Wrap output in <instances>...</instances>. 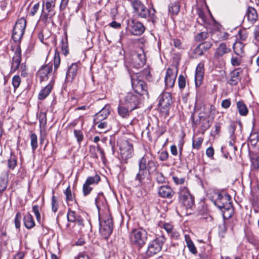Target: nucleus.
<instances>
[{
    "instance_id": "49",
    "label": "nucleus",
    "mask_w": 259,
    "mask_h": 259,
    "mask_svg": "<svg viewBox=\"0 0 259 259\" xmlns=\"http://www.w3.org/2000/svg\"><path fill=\"white\" fill-rule=\"evenodd\" d=\"M33 211L36 217V220L38 222H40L41 217L39 213V206L37 205L33 206L32 207Z\"/></svg>"
},
{
    "instance_id": "42",
    "label": "nucleus",
    "mask_w": 259,
    "mask_h": 259,
    "mask_svg": "<svg viewBox=\"0 0 259 259\" xmlns=\"http://www.w3.org/2000/svg\"><path fill=\"white\" fill-rule=\"evenodd\" d=\"M248 37V33L245 29H242L238 32L237 37L241 40H245Z\"/></svg>"
},
{
    "instance_id": "39",
    "label": "nucleus",
    "mask_w": 259,
    "mask_h": 259,
    "mask_svg": "<svg viewBox=\"0 0 259 259\" xmlns=\"http://www.w3.org/2000/svg\"><path fill=\"white\" fill-rule=\"evenodd\" d=\"M39 125L40 128H44L47 123L46 114L45 113L41 112L39 115Z\"/></svg>"
},
{
    "instance_id": "46",
    "label": "nucleus",
    "mask_w": 259,
    "mask_h": 259,
    "mask_svg": "<svg viewBox=\"0 0 259 259\" xmlns=\"http://www.w3.org/2000/svg\"><path fill=\"white\" fill-rule=\"evenodd\" d=\"M66 196V199L67 201H72L74 198L73 195L72 194L71 189L69 186L67 187L64 192Z\"/></svg>"
},
{
    "instance_id": "61",
    "label": "nucleus",
    "mask_w": 259,
    "mask_h": 259,
    "mask_svg": "<svg viewBox=\"0 0 259 259\" xmlns=\"http://www.w3.org/2000/svg\"><path fill=\"white\" fill-rule=\"evenodd\" d=\"M156 179L158 183H163L165 182V179L163 174L161 172H157L156 174Z\"/></svg>"
},
{
    "instance_id": "25",
    "label": "nucleus",
    "mask_w": 259,
    "mask_h": 259,
    "mask_svg": "<svg viewBox=\"0 0 259 259\" xmlns=\"http://www.w3.org/2000/svg\"><path fill=\"white\" fill-rule=\"evenodd\" d=\"M241 70L239 68L234 70L230 74V78L228 80V83L231 85H235L240 80L239 77Z\"/></svg>"
},
{
    "instance_id": "29",
    "label": "nucleus",
    "mask_w": 259,
    "mask_h": 259,
    "mask_svg": "<svg viewBox=\"0 0 259 259\" xmlns=\"http://www.w3.org/2000/svg\"><path fill=\"white\" fill-rule=\"evenodd\" d=\"M244 45L240 41H236L233 45V50L234 53L240 56H242L244 54Z\"/></svg>"
},
{
    "instance_id": "17",
    "label": "nucleus",
    "mask_w": 259,
    "mask_h": 259,
    "mask_svg": "<svg viewBox=\"0 0 259 259\" xmlns=\"http://www.w3.org/2000/svg\"><path fill=\"white\" fill-rule=\"evenodd\" d=\"M203 76L204 64L200 63L198 64L195 70V81L196 87H198L201 84Z\"/></svg>"
},
{
    "instance_id": "54",
    "label": "nucleus",
    "mask_w": 259,
    "mask_h": 259,
    "mask_svg": "<svg viewBox=\"0 0 259 259\" xmlns=\"http://www.w3.org/2000/svg\"><path fill=\"white\" fill-rule=\"evenodd\" d=\"M172 179L174 183L177 185L183 184L185 181V178L184 177H178L177 176H173Z\"/></svg>"
},
{
    "instance_id": "63",
    "label": "nucleus",
    "mask_w": 259,
    "mask_h": 259,
    "mask_svg": "<svg viewBox=\"0 0 259 259\" xmlns=\"http://www.w3.org/2000/svg\"><path fill=\"white\" fill-rule=\"evenodd\" d=\"M206 154L208 157H212L214 154V149L212 147H209L206 150Z\"/></svg>"
},
{
    "instance_id": "3",
    "label": "nucleus",
    "mask_w": 259,
    "mask_h": 259,
    "mask_svg": "<svg viewBox=\"0 0 259 259\" xmlns=\"http://www.w3.org/2000/svg\"><path fill=\"white\" fill-rule=\"evenodd\" d=\"M132 7L134 13L137 17L142 18H150L153 23L155 22L156 11L154 8L151 10L147 8L140 1H134Z\"/></svg>"
},
{
    "instance_id": "24",
    "label": "nucleus",
    "mask_w": 259,
    "mask_h": 259,
    "mask_svg": "<svg viewBox=\"0 0 259 259\" xmlns=\"http://www.w3.org/2000/svg\"><path fill=\"white\" fill-rule=\"evenodd\" d=\"M229 35L227 32L217 30L211 34V38L215 41H222L228 39Z\"/></svg>"
},
{
    "instance_id": "9",
    "label": "nucleus",
    "mask_w": 259,
    "mask_h": 259,
    "mask_svg": "<svg viewBox=\"0 0 259 259\" xmlns=\"http://www.w3.org/2000/svg\"><path fill=\"white\" fill-rule=\"evenodd\" d=\"M166 240L163 235L157 237L149 243L146 254L148 256H152L159 252L162 249V246Z\"/></svg>"
},
{
    "instance_id": "57",
    "label": "nucleus",
    "mask_w": 259,
    "mask_h": 259,
    "mask_svg": "<svg viewBox=\"0 0 259 259\" xmlns=\"http://www.w3.org/2000/svg\"><path fill=\"white\" fill-rule=\"evenodd\" d=\"M208 33L205 32H202L196 36V39L198 41H201L208 37Z\"/></svg>"
},
{
    "instance_id": "1",
    "label": "nucleus",
    "mask_w": 259,
    "mask_h": 259,
    "mask_svg": "<svg viewBox=\"0 0 259 259\" xmlns=\"http://www.w3.org/2000/svg\"><path fill=\"white\" fill-rule=\"evenodd\" d=\"M156 169L155 162L150 159L147 156H144L139 161V171L136 174L135 180L138 182V186H142L145 179H148L150 174Z\"/></svg>"
},
{
    "instance_id": "52",
    "label": "nucleus",
    "mask_w": 259,
    "mask_h": 259,
    "mask_svg": "<svg viewBox=\"0 0 259 259\" xmlns=\"http://www.w3.org/2000/svg\"><path fill=\"white\" fill-rule=\"evenodd\" d=\"M21 214L20 212H18L15 218V225L17 229H19L20 227V222L21 220Z\"/></svg>"
},
{
    "instance_id": "8",
    "label": "nucleus",
    "mask_w": 259,
    "mask_h": 259,
    "mask_svg": "<svg viewBox=\"0 0 259 259\" xmlns=\"http://www.w3.org/2000/svg\"><path fill=\"white\" fill-rule=\"evenodd\" d=\"M131 82L132 87L137 94L140 96H145L147 98H149L147 86L144 81L138 78L137 75H133L131 76Z\"/></svg>"
},
{
    "instance_id": "15",
    "label": "nucleus",
    "mask_w": 259,
    "mask_h": 259,
    "mask_svg": "<svg viewBox=\"0 0 259 259\" xmlns=\"http://www.w3.org/2000/svg\"><path fill=\"white\" fill-rule=\"evenodd\" d=\"M146 59L143 50H140L132 55L131 64L136 68L139 69L145 64Z\"/></svg>"
},
{
    "instance_id": "48",
    "label": "nucleus",
    "mask_w": 259,
    "mask_h": 259,
    "mask_svg": "<svg viewBox=\"0 0 259 259\" xmlns=\"http://www.w3.org/2000/svg\"><path fill=\"white\" fill-rule=\"evenodd\" d=\"M249 140L253 145H255L258 141V136L257 133L256 132H252L249 136Z\"/></svg>"
},
{
    "instance_id": "27",
    "label": "nucleus",
    "mask_w": 259,
    "mask_h": 259,
    "mask_svg": "<svg viewBox=\"0 0 259 259\" xmlns=\"http://www.w3.org/2000/svg\"><path fill=\"white\" fill-rule=\"evenodd\" d=\"M246 17L251 23H255L258 17L256 10L253 7H249L246 12Z\"/></svg>"
},
{
    "instance_id": "16",
    "label": "nucleus",
    "mask_w": 259,
    "mask_h": 259,
    "mask_svg": "<svg viewBox=\"0 0 259 259\" xmlns=\"http://www.w3.org/2000/svg\"><path fill=\"white\" fill-rule=\"evenodd\" d=\"M178 69L168 68L166 72L165 76V83L167 88H172L175 83L177 76Z\"/></svg>"
},
{
    "instance_id": "33",
    "label": "nucleus",
    "mask_w": 259,
    "mask_h": 259,
    "mask_svg": "<svg viewBox=\"0 0 259 259\" xmlns=\"http://www.w3.org/2000/svg\"><path fill=\"white\" fill-rule=\"evenodd\" d=\"M237 107L240 115L246 116L248 114V109L243 101H240L237 102Z\"/></svg>"
},
{
    "instance_id": "55",
    "label": "nucleus",
    "mask_w": 259,
    "mask_h": 259,
    "mask_svg": "<svg viewBox=\"0 0 259 259\" xmlns=\"http://www.w3.org/2000/svg\"><path fill=\"white\" fill-rule=\"evenodd\" d=\"M92 190V188L90 187V185L87 184L85 183L83 185L82 191L84 196H87L90 194Z\"/></svg>"
},
{
    "instance_id": "31",
    "label": "nucleus",
    "mask_w": 259,
    "mask_h": 259,
    "mask_svg": "<svg viewBox=\"0 0 259 259\" xmlns=\"http://www.w3.org/2000/svg\"><path fill=\"white\" fill-rule=\"evenodd\" d=\"M162 227L171 237L176 238L178 237V233L175 231L174 227L168 223H164L163 224Z\"/></svg>"
},
{
    "instance_id": "37",
    "label": "nucleus",
    "mask_w": 259,
    "mask_h": 259,
    "mask_svg": "<svg viewBox=\"0 0 259 259\" xmlns=\"http://www.w3.org/2000/svg\"><path fill=\"white\" fill-rule=\"evenodd\" d=\"M100 180V177L99 175H96L94 177H89L87 178L85 183L88 185H93L97 184Z\"/></svg>"
},
{
    "instance_id": "20",
    "label": "nucleus",
    "mask_w": 259,
    "mask_h": 259,
    "mask_svg": "<svg viewBox=\"0 0 259 259\" xmlns=\"http://www.w3.org/2000/svg\"><path fill=\"white\" fill-rule=\"evenodd\" d=\"M231 51L229 47L224 42H221L216 49L214 53V57L217 58H220L225 54L229 53Z\"/></svg>"
},
{
    "instance_id": "19",
    "label": "nucleus",
    "mask_w": 259,
    "mask_h": 259,
    "mask_svg": "<svg viewBox=\"0 0 259 259\" xmlns=\"http://www.w3.org/2000/svg\"><path fill=\"white\" fill-rule=\"evenodd\" d=\"M52 71V65H47L42 66L37 72V76L40 81L47 80L48 75Z\"/></svg>"
},
{
    "instance_id": "28",
    "label": "nucleus",
    "mask_w": 259,
    "mask_h": 259,
    "mask_svg": "<svg viewBox=\"0 0 259 259\" xmlns=\"http://www.w3.org/2000/svg\"><path fill=\"white\" fill-rule=\"evenodd\" d=\"M24 224L27 229H31L35 226V223L33 217L29 213H27L24 216Z\"/></svg>"
},
{
    "instance_id": "36",
    "label": "nucleus",
    "mask_w": 259,
    "mask_h": 259,
    "mask_svg": "<svg viewBox=\"0 0 259 259\" xmlns=\"http://www.w3.org/2000/svg\"><path fill=\"white\" fill-rule=\"evenodd\" d=\"M94 124L95 125L97 124V126L99 128H100L101 131V132H105L108 130L110 127L108 125V123L106 121H99L97 122L96 121H94Z\"/></svg>"
},
{
    "instance_id": "53",
    "label": "nucleus",
    "mask_w": 259,
    "mask_h": 259,
    "mask_svg": "<svg viewBox=\"0 0 259 259\" xmlns=\"http://www.w3.org/2000/svg\"><path fill=\"white\" fill-rule=\"evenodd\" d=\"M57 198L53 195L52 198V209L54 212H56L58 210Z\"/></svg>"
},
{
    "instance_id": "40",
    "label": "nucleus",
    "mask_w": 259,
    "mask_h": 259,
    "mask_svg": "<svg viewBox=\"0 0 259 259\" xmlns=\"http://www.w3.org/2000/svg\"><path fill=\"white\" fill-rule=\"evenodd\" d=\"M31 146L33 150H35L37 148V138L35 134H32L30 136Z\"/></svg>"
},
{
    "instance_id": "60",
    "label": "nucleus",
    "mask_w": 259,
    "mask_h": 259,
    "mask_svg": "<svg viewBox=\"0 0 259 259\" xmlns=\"http://www.w3.org/2000/svg\"><path fill=\"white\" fill-rule=\"evenodd\" d=\"M42 13L41 16V19L43 21H47L49 17H52L53 15H54V10H53V12L49 13L48 12V13H45L44 10H42Z\"/></svg>"
},
{
    "instance_id": "12",
    "label": "nucleus",
    "mask_w": 259,
    "mask_h": 259,
    "mask_svg": "<svg viewBox=\"0 0 259 259\" xmlns=\"http://www.w3.org/2000/svg\"><path fill=\"white\" fill-rule=\"evenodd\" d=\"M179 200L180 202L187 208L191 207L194 204V198L190 194L188 188L185 187L180 189Z\"/></svg>"
},
{
    "instance_id": "64",
    "label": "nucleus",
    "mask_w": 259,
    "mask_h": 259,
    "mask_svg": "<svg viewBox=\"0 0 259 259\" xmlns=\"http://www.w3.org/2000/svg\"><path fill=\"white\" fill-rule=\"evenodd\" d=\"M254 39L259 41V27L256 26L254 30Z\"/></svg>"
},
{
    "instance_id": "58",
    "label": "nucleus",
    "mask_w": 259,
    "mask_h": 259,
    "mask_svg": "<svg viewBox=\"0 0 259 259\" xmlns=\"http://www.w3.org/2000/svg\"><path fill=\"white\" fill-rule=\"evenodd\" d=\"M8 164L10 168L13 169L17 164L16 159L14 157H11L9 159Z\"/></svg>"
},
{
    "instance_id": "35",
    "label": "nucleus",
    "mask_w": 259,
    "mask_h": 259,
    "mask_svg": "<svg viewBox=\"0 0 259 259\" xmlns=\"http://www.w3.org/2000/svg\"><path fill=\"white\" fill-rule=\"evenodd\" d=\"M180 5L179 2L171 3L168 7V11L172 15H177L180 11Z\"/></svg>"
},
{
    "instance_id": "62",
    "label": "nucleus",
    "mask_w": 259,
    "mask_h": 259,
    "mask_svg": "<svg viewBox=\"0 0 259 259\" xmlns=\"http://www.w3.org/2000/svg\"><path fill=\"white\" fill-rule=\"evenodd\" d=\"M221 105L224 108H228L231 105V101L229 99L224 100L222 102Z\"/></svg>"
},
{
    "instance_id": "41",
    "label": "nucleus",
    "mask_w": 259,
    "mask_h": 259,
    "mask_svg": "<svg viewBox=\"0 0 259 259\" xmlns=\"http://www.w3.org/2000/svg\"><path fill=\"white\" fill-rule=\"evenodd\" d=\"M104 199V197L103 193H99L97 197L95 199L96 205L98 209H100V207L103 204Z\"/></svg>"
},
{
    "instance_id": "59",
    "label": "nucleus",
    "mask_w": 259,
    "mask_h": 259,
    "mask_svg": "<svg viewBox=\"0 0 259 259\" xmlns=\"http://www.w3.org/2000/svg\"><path fill=\"white\" fill-rule=\"evenodd\" d=\"M200 45L205 52L209 49L212 45V44L209 41H205L200 44Z\"/></svg>"
},
{
    "instance_id": "30",
    "label": "nucleus",
    "mask_w": 259,
    "mask_h": 259,
    "mask_svg": "<svg viewBox=\"0 0 259 259\" xmlns=\"http://www.w3.org/2000/svg\"><path fill=\"white\" fill-rule=\"evenodd\" d=\"M52 88L53 85L52 84H49L47 85L40 91L38 95V99L40 100H42L45 99L50 94L52 90Z\"/></svg>"
},
{
    "instance_id": "45",
    "label": "nucleus",
    "mask_w": 259,
    "mask_h": 259,
    "mask_svg": "<svg viewBox=\"0 0 259 259\" xmlns=\"http://www.w3.org/2000/svg\"><path fill=\"white\" fill-rule=\"evenodd\" d=\"M74 134L77 142L80 143L83 139V135L82 132L80 130H75L74 131Z\"/></svg>"
},
{
    "instance_id": "11",
    "label": "nucleus",
    "mask_w": 259,
    "mask_h": 259,
    "mask_svg": "<svg viewBox=\"0 0 259 259\" xmlns=\"http://www.w3.org/2000/svg\"><path fill=\"white\" fill-rule=\"evenodd\" d=\"M140 97L141 96L138 94L128 93L124 96L123 100H120L131 110H134L139 107L141 103Z\"/></svg>"
},
{
    "instance_id": "56",
    "label": "nucleus",
    "mask_w": 259,
    "mask_h": 259,
    "mask_svg": "<svg viewBox=\"0 0 259 259\" xmlns=\"http://www.w3.org/2000/svg\"><path fill=\"white\" fill-rule=\"evenodd\" d=\"M179 87L181 89H184L186 85L185 78L182 75H180L178 78Z\"/></svg>"
},
{
    "instance_id": "2",
    "label": "nucleus",
    "mask_w": 259,
    "mask_h": 259,
    "mask_svg": "<svg viewBox=\"0 0 259 259\" xmlns=\"http://www.w3.org/2000/svg\"><path fill=\"white\" fill-rule=\"evenodd\" d=\"M213 197L216 198L214 201V204L219 207L224 213L225 216L226 214L228 218L232 216L233 209L231 202V197L228 195H222L220 193H216Z\"/></svg>"
},
{
    "instance_id": "32",
    "label": "nucleus",
    "mask_w": 259,
    "mask_h": 259,
    "mask_svg": "<svg viewBox=\"0 0 259 259\" xmlns=\"http://www.w3.org/2000/svg\"><path fill=\"white\" fill-rule=\"evenodd\" d=\"M208 114L202 115L199 116V120L202 121V129L203 131H206L209 128L211 125V123L207 120L208 118Z\"/></svg>"
},
{
    "instance_id": "5",
    "label": "nucleus",
    "mask_w": 259,
    "mask_h": 259,
    "mask_svg": "<svg viewBox=\"0 0 259 259\" xmlns=\"http://www.w3.org/2000/svg\"><path fill=\"white\" fill-rule=\"evenodd\" d=\"M113 221L110 214L100 218V233L102 237L107 239L113 230Z\"/></svg>"
},
{
    "instance_id": "38",
    "label": "nucleus",
    "mask_w": 259,
    "mask_h": 259,
    "mask_svg": "<svg viewBox=\"0 0 259 259\" xmlns=\"http://www.w3.org/2000/svg\"><path fill=\"white\" fill-rule=\"evenodd\" d=\"M55 3L56 0H46V8L49 13L53 12Z\"/></svg>"
},
{
    "instance_id": "50",
    "label": "nucleus",
    "mask_w": 259,
    "mask_h": 259,
    "mask_svg": "<svg viewBox=\"0 0 259 259\" xmlns=\"http://www.w3.org/2000/svg\"><path fill=\"white\" fill-rule=\"evenodd\" d=\"M77 218L74 211L71 210L68 211L67 213V220L69 222H74L76 221Z\"/></svg>"
},
{
    "instance_id": "47",
    "label": "nucleus",
    "mask_w": 259,
    "mask_h": 259,
    "mask_svg": "<svg viewBox=\"0 0 259 259\" xmlns=\"http://www.w3.org/2000/svg\"><path fill=\"white\" fill-rule=\"evenodd\" d=\"M204 52H205L203 50L202 47L199 44L194 49V50L193 51V54L195 55V57H197L203 55Z\"/></svg>"
},
{
    "instance_id": "10",
    "label": "nucleus",
    "mask_w": 259,
    "mask_h": 259,
    "mask_svg": "<svg viewBox=\"0 0 259 259\" xmlns=\"http://www.w3.org/2000/svg\"><path fill=\"white\" fill-rule=\"evenodd\" d=\"M158 108L161 112L167 115L171 104L172 98L168 93H163L158 97Z\"/></svg>"
},
{
    "instance_id": "14",
    "label": "nucleus",
    "mask_w": 259,
    "mask_h": 259,
    "mask_svg": "<svg viewBox=\"0 0 259 259\" xmlns=\"http://www.w3.org/2000/svg\"><path fill=\"white\" fill-rule=\"evenodd\" d=\"M127 29L134 35H141L145 30V27L143 24L134 19L128 21Z\"/></svg>"
},
{
    "instance_id": "21",
    "label": "nucleus",
    "mask_w": 259,
    "mask_h": 259,
    "mask_svg": "<svg viewBox=\"0 0 259 259\" xmlns=\"http://www.w3.org/2000/svg\"><path fill=\"white\" fill-rule=\"evenodd\" d=\"M78 64V63H73L68 67L66 75V79L68 81H72L76 76Z\"/></svg>"
},
{
    "instance_id": "44",
    "label": "nucleus",
    "mask_w": 259,
    "mask_h": 259,
    "mask_svg": "<svg viewBox=\"0 0 259 259\" xmlns=\"http://www.w3.org/2000/svg\"><path fill=\"white\" fill-rule=\"evenodd\" d=\"M21 78L19 75H15L12 78V84L15 89L18 88L21 83Z\"/></svg>"
},
{
    "instance_id": "34",
    "label": "nucleus",
    "mask_w": 259,
    "mask_h": 259,
    "mask_svg": "<svg viewBox=\"0 0 259 259\" xmlns=\"http://www.w3.org/2000/svg\"><path fill=\"white\" fill-rule=\"evenodd\" d=\"M185 239L187 244V246L189 248V251L193 254H195L197 253V249L194 245L193 242L191 239L189 235H185Z\"/></svg>"
},
{
    "instance_id": "23",
    "label": "nucleus",
    "mask_w": 259,
    "mask_h": 259,
    "mask_svg": "<svg viewBox=\"0 0 259 259\" xmlns=\"http://www.w3.org/2000/svg\"><path fill=\"white\" fill-rule=\"evenodd\" d=\"M132 111L126 106V105L120 100L118 107V113L121 117L125 118H127L130 116V112Z\"/></svg>"
},
{
    "instance_id": "51",
    "label": "nucleus",
    "mask_w": 259,
    "mask_h": 259,
    "mask_svg": "<svg viewBox=\"0 0 259 259\" xmlns=\"http://www.w3.org/2000/svg\"><path fill=\"white\" fill-rule=\"evenodd\" d=\"M60 63V58L59 56V54L58 52H56L54 56V69H57L59 67Z\"/></svg>"
},
{
    "instance_id": "13",
    "label": "nucleus",
    "mask_w": 259,
    "mask_h": 259,
    "mask_svg": "<svg viewBox=\"0 0 259 259\" xmlns=\"http://www.w3.org/2000/svg\"><path fill=\"white\" fill-rule=\"evenodd\" d=\"M12 50L15 52V54L12 58L11 72H15L21 66V52L20 46L17 44L16 46L12 45Z\"/></svg>"
},
{
    "instance_id": "7",
    "label": "nucleus",
    "mask_w": 259,
    "mask_h": 259,
    "mask_svg": "<svg viewBox=\"0 0 259 259\" xmlns=\"http://www.w3.org/2000/svg\"><path fill=\"white\" fill-rule=\"evenodd\" d=\"M120 155L122 161L125 163L132 157L134 154L133 144L127 140H122L119 143Z\"/></svg>"
},
{
    "instance_id": "6",
    "label": "nucleus",
    "mask_w": 259,
    "mask_h": 259,
    "mask_svg": "<svg viewBox=\"0 0 259 259\" xmlns=\"http://www.w3.org/2000/svg\"><path fill=\"white\" fill-rule=\"evenodd\" d=\"M26 26V20L24 18H21L16 22L12 33V38L15 43L12 45L15 46L19 44L20 46V41L24 34Z\"/></svg>"
},
{
    "instance_id": "26",
    "label": "nucleus",
    "mask_w": 259,
    "mask_h": 259,
    "mask_svg": "<svg viewBox=\"0 0 259 259\" xmlns=\"http://www.w3.org/2000/svg\"><path fill=\"white\" fill-rule=\"evenodd\" d=\"M9 174L7 170L3 171L0 176V192H3L7 187Z\"/></svg>"
},
{
    "instance_id": "18",
    "label": "nucleus",
    "mask_w": 259,
    "mask_h": 259,
    "mask_svg": "<svg viewBox=\"0 0 259 259\" xmlns=\"http://www.w3.org/2000/svg\"><path fill=\"white\" fill-rule=\"evenodd\" d=\"M158 195L164 198H171L174 195V191L167 185L162 186L158 189Z\"/></svg>"
},
{
    "instance_id": "43",
    "label": "nucleus",
    "mask_w": 259,
    "mask_h": 259,
    "mask_svg": "<svg viewBox=\"0 0 259 259\" xmlns=\"http://www.w3.org/2000/svg\"><path fill=\"white\" fill-rule=\"evenodd\" d=\"M203 140V138L200 137L193 140L192 143L193 148L194 149H198L200 147Z\"/></svg>"
},
{
    "instance_id": "4",
    "label": "nucleus",
    "mask_w": 259,
    "mask_h": 259,
    "mask_svg": "<svg viewBox=\"0 0 259 259\" xmlns=\"http://www.w3.org/2000/svg\"><path fill=\"white\" fill-rule=\"evenodd\" d=\"M146 231L142 229L133 230L130 234V240L132 244L141 248L145 244L147 238Z\"/></svg>"
},
{
    "instance_id": "22",
    "label": "nucleus",
    "mask_w": 259,
    "mask_h": 259,
    "mask_svg": "<svg viewBox=\"0 0 259 259\" xmlns=\"http://www.w3.org/2000/svg\"><path fill=\"white\" fill-rule=\"evenodd\" d=\"M109 106H105L98 113L95 114L94 121L97 122L101 121L105 119L110 114Z\"/></svg>"
}]
</instances>
